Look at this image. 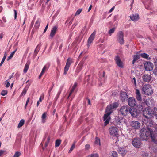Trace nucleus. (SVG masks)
Returning <instances> with one entry per match:
<instances>
[{
	"mask_svg": "<svg viewBox=\"0 0 157 157\" xmlns=\"http://www.w3.org/2000/svg\"><path fill=\"white\" fill-rule=\"evenodd\" d=\"M128 98V95L126 92L122 91L120 94V98L121 100L124 102Z\"/></svg>",
	"mask_w": 157,
	"mask_h": 157,
	"instance_id": "nucleus-16",
	"label": "nucleus"
},
{
	"mask_svg": "<svg viewBox=\"0 0 157 157\" xmlns=\"http://www.w3.org/2000/svg\"><path fill=\"white\" fill-rule=\"evenodd\" d=\"M30 85V83H28L26 87L25 88H24V89L23 90L22 92L21 93V94L20 95V96L25 95V94L28 90V89L29 87V86Z\"/></svg>",
	"mask_w": 157,
	"mask_h": 157,
	"instance_id": "nucleus-20",
	"label": "nucleus"
},
{
	"mask_svg": "<svg viewBox=\"0 0 157 157\" xmlns=\"http://www.w3.org/2000/svg\"><path fill=\"white\" fill-rule=\"evenodd\" d=\"M154 73L156 75H157V68L155 67L153 71Z\"/></svg>",
	"mask_w": 157,
	"mask_h": 157,
	"instance_id": "nucleus-56",
	"label": "nucleus"
},
{
	"mask_svg": "<svg viewBox=\"0 0 157 157\" xmlns=\"http://www.w3.org/2000/svg\"><path fill=\"white\" fill-rule=\"evenodd\" d=\"M57 29V27L56 26H55L52 28L51 31L56 33Z\"/></svg>",
	"mask_w": 157,
	"mask_h": 157,
	"instance_id": "nucleus-47",
	"label": "nucleus"
},
{
	"mask_svg": "<svg viewBox=\"0 0 157 157\" xmlns=\"http://www.w3.org/2000/svg\"><path fill=\"white\" fill-rule=\"evenodd\" d=\"M146 124V128H143L140 132V135L141 139L143 140H147L149 138L151 137L152 142L155 144H157V140L155 139L154 135H153V131L152 130L153 127L151 126L152 123L149 121H147Z\"/></svg>",
	"mask_w": 157,
	"mask_h": 157,
	"instance_id": "nucleus-1",
	"label": "nucleus"
},
{
	"mask_svg": "<svg viewBox=\"0 0 157 157\" xmlns=\"http://www.w3.org/2000/svg\"><path fill=\"white\" fill-rule=\"evenodd\" d=\"M128 105L131 107H134L136 104V101L135 98L132 97H130L128 99Z\"/></svg>",
	"mask_w": 157,
	"mask_h": 157,
	"instance_id": "nucleus-12",
	"label": "nucleus"
},
{
	"mask_svg": "<svg viewBox=\"0 0 157 157\" xmlns=\"http://www.w3.org/2000/svg\"><path fill=\"white\" fill-rule=\"evenodd\" d=\"M143 78L144 82H149L151 80V77L150 75L145 74L143 75Z\"/></svg>",
	"mask_w": 157,
	"mask_h": 157,
	"instance_id": "nucleus-17",
	"label": "nucleus"
},
{
	"mask_svg": "<svg viewBox=\"0 0 157 157\" xmlns=\"http://www.w3.org/2000/svg\"><path fill=\"white\" fill-rule=\"evenodd\" d=\"M142 90L144 94L146 95H151L153 93L151 86L148 84L144 85L142 86Z\"/></svg>",
	"mask_w": 157,
	"mask_h": 157,
	"instance_id": "nucleus-4",
	"label": "nucleus"
},
{
	"mask_svg": "<svg viewBox=\"0 0 157 157\" xmlns=\"http://www.w3.org/2000/svg\"><path fill=\"white\" fill-rule=\"evenodd\" d=\"M113 109L110 105H108L106 107L105 111L106 113L104 114L103 117L104 121H105L104 122L105 125H106L109 123L110 119V115L113 111Z\"/></svg>",
	"mask_w": 157,
	"mask_h": 157,
	"instance_id": "nucleus-3",
	"label": "nucleus"
},
{
	"mask_svg": "<svg viewBox=\"0 0 157 157\" xmlns=\"http://www.w3.org/2000/svg\"><path fill=\"white\" fill-rule=\"evenodd\" d=\"M124 33L122 31H119L117 33V40L118 42L121 45L124 43Z\"/></svg>",
	"mask_w": 157,
	"mask_h": 157,
	"instance_id": "nucleus-5",
	"label": "nucleus"
},
{
	"mask_svg": "<svg viewBox=\"0 0 157 157\" xmlns=\"http://www.w3.org/2000/svg\"><path fill=\"white\" fill-rule=\"evenodd\" d=\"M96 34V32L94 31L91 34L87 40V46L89 47L93 42Z\"/></svg>",
	"mask_w": 157,
	"mask_h": 157,
	"instance_id": "nucleus-13",
	"label": "nucleus"
},
{
	"mask_svg": "<svg viewBox=\"0 0 157 157\" xmlns=\"http://www.w3.org/2000/svg\"><path fill=\"white\" fill-rule=\"evenodd\" d=\"M75 142L74 143L72 144V146H71L70 148V149L69 151V153H71L72 151L75 148Z\"/></svg>",
	"mask_w": 157,
	"mask_h": 157,
	"instance_id": "nucleus-35",
	"label": "nucleus"
},
{
	"mask_svg": "<svg viewBox=\"0 0 157 157\" xmlns=\"http://www.w3.org/2000/svg\"><path fill=\"white\" fill-rule=\"evenodd\" d=\"M144 67L146 71H151L153 70L154 65L151 62H147L145 63Z\"/></svg>",
	"mask_w": 157,
	"mask_h": 157,
	"instance_id": "nucleus-10",
	"label": "nucleus"
},
{
	"mask_svg": "<svg viewBox=\"0 0 157 157\" xmlns=\"http://www.w3.org/2000/svg\"><path fill=\"white\" fill-rule=\"evenodd\" d=\"M48 68L47 67L46 65H45L44 67L42 69V71L39 76V78H40L45 73L46 71H47L48 70Z\"/></svg>",
	"mask_w": 157,
	"mask_h": 157,
	"instance_id": "nucleus-22",
	"label": "nucleus"
},
{
	"mask_svg": "<svg viewBox=\"0 0 157 157\" xmlns=\"http://www.w3.org/2000/svg\"><path fill=\"white\" fill-rule=\"evenodd\" d=\"M41 101H42V100L41 99V97H40L39 98V100L38 101L37 103V107H38V106H39V103L41 102Z\"/></svg>",
	"mask_w": 157,
	"mask_h": 157,
	"instance_id": "nucleus-54",
	"label": "nucleus"
},
{
	"mask_svg": "<svg viewBox=\"0 0 157 157\" xmlns=\"http://www.w3.org/2000/svg\"><path fill=\"white\" fill-rule=\"evenodd\" d=\"M82 9H78L76 12L75 14V16H76L77 15H79L82 11Z\"/></svg>",
	"mask_w": 157,
	"mask_h": 157,
	"instance_id": "nucleus-41",
	"label": "nucleus"
},
{
	"mask_svg": "<svg viewBox=\"0 0 157 157\" xmlns=\"http://www.w3.org/2000/svg\"><path fill=\"white\" fill-rule=\"evenodd\" d=\"M50 140V138L49 136H48L46 138H44L43 140V141H45L44 146L45 147H46L48 144Z\"/></svg>",
	"mask_w": 157,
	"mask_h": 157,
	"instance_id": "nucleus-26",
	"label": "nucleus"
},
{
	"mask_svg": "<svg viewBox=\"0 0 157 157\" xmlns=\"http://www.w3.org/2000/svg\"><path fill=\"white\" fill-rule=\"evenodd\" d=\"M115 28H113L109 30L108 31V33L109 35V36H111L112 34L113 33H114L115 31Z\"/></svg>",
	"mask_w": 157,
	"mask_h": 157,
	"instance_id": "nucleus-34",
	"label": "nucleus"
},
{
	"mask_svg": "<svg viewBox=\"0 0 157 157\" xmlns=\"http://www.w3.org/2000/svg\"><path fill=\"white\" fill-rule=\"evenodd\" d=\"M115 60L116 64L118 67L121 68L123 67V63L118 56L115 57Z\"/></svg>",
	"mask_w": 157,
	"mask_h": 157,
	"instance_id": "nucleus-15",
	"label": "nucleus"
},
{
	"mask_svg": "<svg viewBox=\"0 0 157 157\" xmlns=\"http://www.w3.org/2000/svg\"><path fill=\"white\" fill-rule=\"evenodd\" d=\"M151 126L153 127L152 130L153 131V135H154V136L155 137V139L157 140L156 137H157V128H155L153 126L152 123H151Z\"/></svg>",
	"mask_w": 157,
	"mask_h": 157,
	"instance_id": "nucleus-23",
	"label": "nucleus"
},
{
	"mask_svg": "<svg viewBox=\"0 0 157 157\" xmlns=\"http://www.w3.org/2000/svg\"><path fill=\"white\" fill-rule=\"evenodd\" d=\"M129 109L128 106H123L121 108L120 112L122 115L126 116L129 113Z\"/></svg>",
	"mask_w": 157,
	"mask_h": 157,
	"instance_id": "nucleus-7",
	"label": "nucleus"
},
{
	"mask_svg": "<svg viewBox=\"0 0 157 157\" xmlns=\"http://www.w3.org/2000/svg\"><path fill=\"white\" fill-rule=\"evenodd\" d=\"M135 93L137 100L139 101H142V97L139 90L138 89H136Z\"/></svg>",
	"mask_w": 157,
	"mask_h": 157,
	"instance_id": "nucleus-19",
	"label": "nucleus"
},
{
	"mask_svg": "<svg viewBox=\"0 0 157 157\" xmlns=\"http://www.w3.org/2000/svg\"><path fill=\"white\" fill-rule=\"evenodd\" d=\"M24 123L25 120L24 119L21 120L17 126L18 128H19L22 127L24 124Z\"/></svg>",
	"mask_w": 157,
	"mask_h": 157,
	"instance_id": "nucleus-32",
	"label": "nucleus"
},
{
	"mask_svg": "<svg viewBox=\"0 0 157 157\" xmlns=\"http://www.w3.org/2000/svg\"><path fill=\"white\" fill-rule=\"evenodd\" d=\"M86 150H88L90 148V146L89 144H86L85 147Z\"/></svg>",
	"mask_w": 157,
	"mask_h": 157,
	"instance_id": "nucleus-55",
	"label": "nucleus"
},
{
	"mask_svg": "<svg viewBox=\"0 0 157 157\" xmlns=\"http://www.w3.org/2000/svg\"><path fill=\"white\" fill-rule=\"evenodd\" d=\"M52 88H53V86L52 87H51L50 89H49V91H48V94H49V96L50 95V92L51 91V90H52Z\"/></svg>",
	"mask_w": 157,
	"mask_h": 157,
	"instance_id": "nucleus-60",
	"label": "nucleus"
},
{
	"mask_svg": "<svg viewBox=\"0 0 157 157\" xmlns=\"http://www.w3.org/2000/svg\"><path fill=\"white\" fill-rule=\"evenodd\" d=\"M6 56H7V54L5 53L4 55V56L1 62V63H0V67H1L2 65V64L4 62V61L6 59Z\"/></svg>",
	"mask_w": 157,
	"mask_h": 157,
	"instance_id": "nucleus-36",
	"label": "nucleus"
},
{
	"mask_svg": "<svg viewBox=\"0 0 157 157\" xmlns=\"http://www.w3.org/2000/svg\"><path fill=\"white\" fill-rule=\"evenodd\" d=\"M61 90H60L58 92L56 95V96L55 98V100L56 101L57 100V99H58V98L59 97L60 94L61 93Z\"/></svg>",
	"mask_w": 157,
	"mask_h": 157,
	"instance_id": "nucleus-42",
	"label": "nucleus"
},
{
	"mask_svg": "<svg viewBox=\"0 0 157 157\" xmlns=\"http://www.w3.org/2000/svg\"><path fill=\"white\" fill-rule=\"evenodd\" d=\"M140 57V55H133V60L132 63V64H134L136 61L139 59Z\"/></svg>",
	"mask_w": 157,
	"mask_h": 157,
	"instance_id": "nucleus-24",
	"label": "nucleus"
},
{
	"mask_svg": "<svg viewBox=\"0 0 157 157\" xmlns=\"http://www.w3.org/2000/svg\"><path fill=\"white\" fill-rule=\"evenodd\" d=\"M105 72L103 71V75H102V76H103V78H102V79H101V81H102V80H104L105 79V78H104V76L105 75Z\"/></svg>",
	"mask_w": 157,
	"mask_h": 157,
	"instance_id": "nucleus-62",
	"label": "nucleus"
},
{
	"mask_svg": "<svg viewBox=\"0 0 157 157\" xmlns=\"http://www.w3.org/2000/svg\"><path fill=\"white\" fill-rule=\"evenodd\" d=\"M7 93V91L6 90H3L2 91L1 94L2 96H5Z\"/></svg>",
	"mask_w": 157,
	"mask_h": 157,
	"instance_id": "nucleus-48",
	"label": "nucleus"
},
{
	"mask_svg": "<svg viewBox=\"0 0 157 157\" xmlns=\"http://www.w3.org/2000/svg\"><path fill=\"white\" fill-rule=\"evenodd\" d=\"M17 50V49H16L10 54V55L8 57V60L11 59L13 57Z\"/></svg>",
	"mask_w": 157,
	"mask_h": 157,
	"instance_id": "nucleus-33",
	"label": "nucleus"
},
{
	"mask_svg": "<svg viewBox=\"0 0 157 157\" xmlns=\"http://www.w3.org/2000/svg\"><path fill=\"white\" fill-rule=\"evenodd\" d=\"M95 143L99 145L100 144V139L97 137H96L95 138Z\"/></svg>",
	"mask_w": 157,
	"mask_h": 157,
	"instance_id": "nucleus-45",
	"label": "nucleus"
},
{
	"mask_svg": "<svg viewBox=\"0 0 157 157\" xmlns=\"http://www.w3.org/2000/svg\"><path fill=\"white\" fill-rule=\"evenodd\" d=\"M155 64L156 65V67L157 68V59L156 60L155 62Z\"/></svg>",
	"mask_w": 157,
	"mask_h": 157,
	"instance_id": "nucleus-64",
	"label": "nucleus"
},
{
	"mask_svg": "<svg viewBox=\"0 0 157 157\" xmlns=\"http://www.w3.org/2000/svg\"><path fill=\"white\" fill-rule=\"evenodd\" d=\"M46 113H44L41 117V122L42 123H45L46 121Z\"/></svg>",
	"mask_w": 157,
	"mask_h": 157,
	"instance_id": "nucleus-25",
	"label": "nucleus"
},
{
	"mask_svg": "<svg viewBox=\"0 0 157 157\" xmlns=\"http://www.w3.org/2000/svg\"><path fill=\"white\" fill-rule=\"evenodd\" d=\"M152 2V0H145V2H143V3L144 4V5H145V7L147 9H149V7H147L146 5H149Z\"/></svg>",
	"mask_w": 157,
	"mask_h": 157,
	"instance_id": "nucleus-30",
	"label": "nucleus"
},
{
	"mask_svg": "<svg viewBox=\"0 0 157 157\" xmlns=\"http://www.w3.org/2000/svg\"><path fill=\"white\" fill-rule=\"evenodd\" d=\"M40 23L39 21L37 20L36 22L35 25V27L36 28H38L39 27V26H40Z\"/></svg>",
	"mask_w": 157,
	"mask_h": 157,
	"instance_id": "nucleus-43",
	"label": "nucleus"
},
{
	"mask_svg": "<svg viewBox=\"0 0 157 157\" xmlns=\"http://www.w3.org/2000/svg\"><path fill=\"white\" fill-rule=\"evenodd\" d=\"M55 33H55L51 31V33L50 34V36L51 38L53 37V36H54L55 35Z\"/></svg>",
	"mask_w": 157,
	"mask_h": 157,
	"instance_id": "nucleus-51",
	"label": "nucleus"
},
{
	"mask_svg": "<svg viewBox=\"0 0 157 157\" xmlns=\"http://www.w3.org/2000/svg\"><path fill=\"white\" fill-rule=\"evenodd\" d=\"M110 105L111 106V107L113 109H115L117 108L118 107V104L117 103H114L113 104H111Z\"/></svg>",
	"mask_w": 157,
	"mask_h": 157,
	"instance_id": "nucleus-37",
	"label": "nucleus"
},
{
	"mask_svg": "<svg viewBox=\"0 0 157 157\" xmlns=\"http://www.w3.org/2000/svg\"><path fill=\"white\" fill-rule=\"evenodd\" d=\"M40 46L41 45L40 44H38L37 46H36V48L35 50L34 53V54L35 55V56H36L37 55L38 52L40 50Z\"/></svg>",
	"mask_w": 157,
	"mask_h": 157,
	"instance_id": "nucleus-27",
	"label": "nucleus"
},
{
	"mask_svg": "<svg viewBox=\"0 0 157 157\" xmlns=\"http://www.w3.org/2000/svg\"><path fill=\"white\" fill-rule=\"evenodd\" d=\"M29 63L28 62L26 63L25 66L23 71L24 73H26L29 69Z\"/></svg>",
	"mask_w": 157,
	"mask_h": 157,
	"instance_id": "nucleus-31",
	"label": "nucleus"
},
{
	"mask_svg": "<svg viewBox=\"0 0 157 157\" xmlns=\"http://www.w3.org/2000/svg\"><path fill=\"white\" fill-rule=\"evenodd\" d=\"M130 125L134 128L137 129L140 128V124L138 121H133L131 122Z\"/></svg>",
	"mask_w": 157,
	"mask_h": 157,
	"instance_id": "nucleus-14",
	"label": "nucleus"
},
{
	"mask_svg": "<svg viewBox=\"0 0 157 157\" xmlns=\"http://www.w3.org/2000/svg\"><path fill=\"white\" fill-rule=\"evenodd\" d=\"M9 82L10 81H8V80H7L5 81V87L6 88H8L10 86V83Z\"/></svg>",
	"mask_w": 157,
	"mask_h": 157,
	"instance_id": "nucleus-44",
	"label": "nucleus"
},
{
	"mask_svg": "<svg viewBox=\"0 0 157 157\" xmlns=\"http://www.w3.org/2000/svg\"><path fill=\"white\" fill-rule=\"evenodd\" d=\"M73 62V61L72 59L70 58L67 59L64 70V75H66L67 73L70 65Z\"/></svg>",
	"mask_w": 157,
	"mask_h": 157,
	"instance_id": "nucleus-8",
	"label": "nucleus"
},
{
	"mask_svg": "<svg viewBox=\"0 0 157 157\" xmlns=\"http://www.w3.org/2000/svg\"><path fill=\"white\" fill-rule=\"evenodd\" d=\"M5 152V151L2 150H0V156L2 155L3 153Z\"/></svg>",
	"mask_w": 157,
	"mask_h": 157,
	"instance_id": "nucleus-61",
	"label": "nucleus"
},
{
	"mask_svg": "<svg viewBox=\"0 0 157 157\" xmlns=\"http://www.w3.org/2000/svg\"><path fill=\"white\" fill-rule=\"evenodd\" d=\"M14 19H15L17 17V12L15 10H14Z\"/></svg>",
	"mask_w": 157,
	"mask_h": 157,
	"instance_id": "nucleus-53",
	"label": "nucleus"
},
{
	"mask_svg": "<svg viewBox=\"0 0 157 157\" xmlns=\"http://www.w3.org/2000/svg\"><path fill=\"white\" fill-rule=\"evenodd\" d=\"M129 113H130L132 116L133 117H136L139 114V112L135 108H131L129 109Z\"/></svg>",
	"mask_w": 157,
	"mask_h": 157,
	"instance_id": "nucleus-11",
	"label": "nucleus"
},
{
	"mask_svg": "<svg viewBox=\"0 0 157 157\" xmlns=\"http://www.w3.org/2000/svg\"><path fill=\"white\" fill-rule=\"evenodd\" d=\"M132 144L136 148H139L141 145L140 140L139 138H134L132 140Z\"/></svg>",
	"mask_w": 157,
	"mask_h": 157,
	"instance_id": "nucleus-9",
	"label": "nucleus"
},
{
	"mask_svg": "<svg viewBox=\"0 0 157 157\" xmlns=\"http://www.w3.org/2000/svg\"><path fill=\"white\" fill-rule=\"evenodd\" d=\"M132 82H133L134 84L135 85V86H136V78L135 77H134L132 80Z\"/></svg>",
	"mask_w": 157,
	"mask_h": 157,
	"instance_id": "nucleus-50",
	"label": "nucleus"
},
{
	"mask_svg": "<svg viewBox=\"0 0 157 157\" xmlns=\"http://www.w3.org/2000/svg\"><path fill=\"white\" fill-rule=\"evenodd\" d=\"M92 5H90L88 9V12H89L90 10H91V9L92 8Z\"/></svg>",
	"mask_w": 157,
	"mask_h": 157,
	"instance_id": "nucleus-63",
	"label": "nucleus"
},
{
	"mask_svg": "<svg viewBox=\"0 0 157 157\" xmlns=\"http://www.w3.org/2000/svg\"><path fill=\"white\" fill-rule=\"evenodd\" d=\"M88 157H99V155L97 153L91 154L88 155Z\"/></svg>",
	"mask_w": 157,
	"mask_h": 157,
	"instance_id": "nucleus-39",
	"label": "nucleus"
},
{
	"mask_svg": "<svg viewBox=\"0 0 157 157\" xmlns=\"http://www.w3.org/2000/svg\"><path fill=\"white\" fill-rule=\"evenodd\" d=\"M119 152L120 154H121L123 156L124 155L126 154L127 152V151L124 148L120 147L119 148Z\"/></svg>",
	"mask_w": 157,
	"mask_h": 157,
	"instance_id": "nucleus-21",
	"label": "nucleus"
},
{
	"mask_svg": "<svg viewBox=\"0 0 157 157\" xmlns=\"http://www.w3.org/2000/svg\"><path fill=\"white\" fill-rule=\"evenodd\" d=\"M14 74V73H13L9 77V78L7 80H8V81H10V80L11 79V78H12L13 77V74Z\"/></svg>",
	"mask_w": 157,
	"mask_h": 157,
	"instance_id": "nucleus-59",
	"label": "nucleus"
},
{
	"mask_svg": "<svg viewBox=\"0 0 157 157\" xmlns=\"http://www.w3.org/2000/svg\"><path fill=\"white\" fill-rule=\"evenodd\" d=\"M77 83L76 82L74 84L71 90V92L69 94L68 97L71 95L72 94V93L75 90V88H76L77 86Z\"/></svg>",
	"mask_w": 157,
	"mask_h": 157,
	"instance_id": "nucleus-29",
	"label": "nucleus"
},
{
	"mask_svg": "<svg viewBox=\"0 0 157 157\" xmlns=\"http://www.w3.org/2000/svg\"><path fill=\"white\" fill-rule=\"evenodd\" d=\"M61 142V140H56L55 142V147H59L60 144Z\"/></svg>",
	"mask_w": 157,
	"mask_h": 157,
	"instance_id": "nucleus-38",
	"label": "nucleus"
},
{
	"mask_svg": "<svg viewBox=\"0 0 157 157\" xmlns=\"http://www.w3.org/2000/svg\"><path fill=\"white\" fill-rule=\"evenodd\" d=\"M111 157H117V154L115 151H113L112 152Z\"/></svg>",
	"mask_w": 157,
	"mask_h": 157,
	"instance_id": "nucleus-40",
	"label": "nucleus"
},
{
	"mask_svg": "<svg viewBox=\"0 0 157 157\" xmlns=\"http://www.w3.org/2000/svg\"><path fill=\"white\" fill-rule=\"evenodd\" d=\"M140 56L143 58L149 59L150 58H149V55L145 53H141L140 54Z\"/></svg>",
	"mask_w": 157,
	"mask_h": 157,
	"instance_id": "nucleus-28",
	"label": "nucleus"
},
{
	"mask_svg": "<svg viewBox=\"0 0 157 157\" xmlns=\"http://www.w3.org/2000/svg\"><path fill=\"white\" fill-rule=\"evenodd\" d=\"M55 33H55L51 31V33L50 34V36L51 38L53 37V36H54L55 35Z\"/></svg>",
	"mask_w": 157,
	"mask_h": 157,
	"instance_id": "nucleus-52",
	"label": "nucleus"
},
{
	"mask_svg": "<svg viewBox=\"0 0 157 157\" xmlns=\"http://www.w3.org/2000/svg\"><path fill=\"white\" fill-rule=\"evenodd\" d=\"M48 24L46 26L45 28V29L44 30V32H43L44 33H45L46 32V30H47L48 28Z\"/></svg>",
	"mask_w": 157,
	"mask_h": 157,
	"instance_id": "nucleus-57",
	"label": "nucleus"
},
{
	"mask_svg": "<svg viewBox=\"0 0 157 157\" xmlns=\"http://www.w3.org/2000/svg\"><path fill=\"white\" fill-rule=\"evenodd\" d=\"M154 111L151 108L148 107L145 108L143 111V115L145 121H149L153 123L151 119L153 116H155L157 118V108H154Z\"/></svg>",
	"mask_w": 157,
	"mask_h": 157,
	"instance_id": "nucleus-2",
	"label": "nucleus"
},
{
	"mask_svg": "<svg viewBox=\"0 0 157 157\" xmlns=\"http://www.w3.org/2000/svg\"><path fill=\"white\" fill-rule=\"evenodd\" d=\"M21 155V153L17 151L15 153L13 157H19Z\"/></svg>",
	"mask_w": 157,
	"mask_h": 157,
	"instance_id": "nucleus-46",
	"label": "nucleus"
},
{
	"mask_svg": "<svg viewBox=\"0 0 157 157\" xmlns=\"http://www.w3.org/2000/svg\"><path fill=\"white\" fill-rule=\"evenodd\" d=\"M118 128L116 127L112 126L109 128V132L111 135L117 137L118 135Z\"/></svg>",
	"mask_w": 157,
	"mask_h": 157,
	"instance_id": "nucleus-6",
	"label": "nucleus"
},
{
	"mask_svg": "<svg viewBox=\"0 0 157 157\" xmlns=\"http://www.w3.org/2000/svg\"><path fill=\"white\" fill-rule=\"evenodd\" d=\"M130 17L132 20L136 21L139 19V16L138 14L136 13L131 15L130 16Z\"/></svg>",
	"mask_w": 157,
	"mask_h": 157,
	"instance_id": "nucleus-18",
	"label": "nucleus"
},
{
	"mask_svg": "<svg viewBox=\"0 0 157 157\" xmlns=\"http://www.w3.org/2000/svg\"><path fill=\"white\" fill-rule=\"evenodd\" d=\"M114 9V7L113 6L112 8H111L109 11V13H110L112 12Z\"/></svg>",
	"mask_w": 157,
	"mask_h": 157,
	"instance_id": "nucleus-58",
	"label": "nucleus"
},
{
	"mask_svg": "<svg viewBox=\"0 0 157 157\" xmlns=\"http://www.w3.org/2000/svg\"><path fill=\"white\" fill-rule=\"evenodd\" d=\"M143 101H144V103L148 106L149 105L148 103V100L147 99H144Z\"/></svg>",
	"mask_w": 157,
	"mask_h": 157,
	"instance_id": "nucleus-49",
	"label": "nucleus"
}]
</instances>
